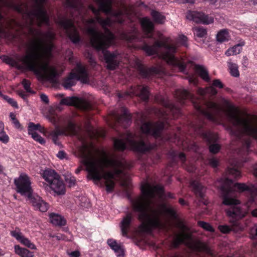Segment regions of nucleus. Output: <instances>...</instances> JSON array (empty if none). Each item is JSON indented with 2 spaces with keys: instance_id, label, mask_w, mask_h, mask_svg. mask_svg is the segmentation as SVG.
Segmentation results:
<instances>
[{
  "instance_id": "473e14b6",
  "label": "nucleus",
  "mask_w": 257,
  "mask_h": 257,
  "mask_svg": "<svg viewBox=\"0 0 257 257\" xmlns=\"http://www.w3.org/2000/svg\"><path fill=\"white\" fill-rule=\"evenodd\" d=\"M245 43L244 42H241L240 43L235 45L233 47L231 48L228 49L225 52V55L227 56H230L231 55H237L241 52L242 50V46H244Z\"/></svg>"
},
{
  "instance_id": "774afa93",
  "label": "nucleus",
  "mask_w": 257,
  "mask_h": 257,
  "mask_svg": "<svg viewBox=\"0 0 257 257\" xmlns=\"http://www.w3.org/2000/svg\"><path fill=\"white\" fill-rule=\"evenodd\" d=\"M136 39H137L136 38V37L135 36H132V37H130L128 39V41H129L130 42H133L134 40H135Z\"/></svg>"
},
{
  "instance_id": "cd10ccee",
  "label": "nucleus",
  "mask_w": 257,
  "mask_h": 257,
  "mask_svg": "<svg viewBox=\"0 0 257 257\" xmlns=\"http://www.w3.org/2000/svg\"><path fill=\"white\" fill-rule=\"evenodd\" d=\"M107 244L114 251L117 256H122L124 255V250L122 246L118 244L116 241L113 239L107 240Z\"/></svg>"
},
{
  "instance_id": "49530a36",
  "label": "nucleus",
  "mask_w": 257,
  "mask_h": 257,
  "mask_svg": "<svg viewBox=\"0 0 257 257\" xmlns=\"http://www.w3.org/2000/svg\"><path fill=\"white\" fill-rule=\"evenodd\" d=\"M9 137L5 132L0 133V141L7 143L9 141Z\"/></svg>"
},
{
  "instance_id": "bb28decb",
  "label": "nucleus",
  "mask_w": 257,
  "mask_h": 257,
  "mask_svg": "<svg viewBox=\"0 0 257 257\" xmlns=\"http://www.w3.org/2000/svg\"><path fill=\"white\" fill-rule=\"evenodd\" d=\"M133 219L132 214H127L123 218L120 223V227L122 235L123 236H127V232L130 229V224Z\"/></svg>"
},
{
  "instance_id": "c756f323",
  "label": "nucleus",
  "mask_w": 257,
  "mask_h": 257,
  "mask_svg": "<svg viewBox=\"0 0 257 257\" xmlns=\"http://www.w3.org/2000/svg\"><path fill=\"white\" fill-rule=\"evenodd\" d=\"M14 249L15 253L21 257H34L33 252L25 248L21 247L19 245H15Z\"/></svg>"
},
{
  "instance_id": "864d4df0",
  "label": "nucleus",
  "mask_w": 257,
  "mask_h": 257,
  "mask_svg": "<svg viewBox=\"0 0 257 257\" xmlns=\"http://www.w3.org/2000/svg\"><path fill=\"white\" fill-rule=\"evenodd\" d=\"M50 121L53 123L55 125V129L56 128V126H58L57 124L58 123V119L55 116H52L50 118Z\"/></svg>"
},
{
  "instance_id": "4468645a",
  "label": "nucleus",
  "mask_w": 257,
  "mask_h": 257,
  "mask_svg": "<svg viewBox=\"0 0 257 257\" xmlns=\"http://www.w3.org/2000/svg\"><path fill=\"white\" fill-rule=\"evenodd\" d=\"M79 129L74 123L69 122L66 127L62 128H60L59 126H57L56 130L50 132V136L53 142L55 144H58L57 143L58 138L59 136L68 135H77Z\"/></svg>"
},
{
  "instance_id": "6e6d98bb",
  "label": "nucleus",
  "mask_w": 257,
  "mask_h": 257,
  "mask_svg": "<svg viewBox=\"0 0 257 257\" xmlns=\"http://www.w3.org/2000/svg\"><path fill=\"white\" fill-rule=\"evenodd\" d=\"M65 155L66 153L63 151H59L57 154V157L60 158V159H64L65 157Z\"/></svg>"
},
{
  "instance_id": "052dcab7",
  "label": "nucleus",
  "mask_w": 257,
  "mask_h": 257,
  "mask_svg": "<svg viewBox=\"0 0 257 257\" xmlns=\"http://www.w3.org/2000/svg\"><path fill=\"white\" fill-rule=\"evenodd\" d=\"M4 124L2 121H0V133L4 132Z\"/></svg>"
},
{
  "instance_id": "423d86ee",
  "label": "nucleus",
  "mask_w": 257,
  "mask_h": 257,
  "mask_svg": "<svg viewBox=\"0 0 257 257\" xmlns=\"http://www.w3.org/2000/svg\"><path fill=\"white\" fill-rule=\"evenodd\" d=\"M82 162L86 166L89 177L95 184L100 183L102 179L107 192H111L114 188V179L125 176L122 169L124 168L122 162L108 158L105 155L101 158H97L90 152L86 153L82 150L81 153Z\"/></svg>"
},
{
  "instance_id": "9b49d317",
  "label": "nucleus",
  "mask_w": 257,
  "mask_h": 257,
  "mask_svg": "<svg viewBox=\"0 0 257 257\" xmlns=\"http://www.w3.org/2000/svg\"><path fill=\"white\" fill-rule=\"evenodd\" d=\"M43 177L47 185L58 195L65 193V185L60 176L54 170L47 169L43 173Z\"/></svg>"
},
{
  "instance_id": "0eeeda50",
  "label": "nucleus",
  "mask_w": 257,
  "mask_h": 257,
  "mask_svg": "<svg viewBox=\"0 0 257 257\" xmlns=\"http://www.w3.org/2000/svg\"><path fill=\"white\" fill-rule=\"evenodd\" d=\"M220 190L222 198V203L229 206L225 210L227 216L229 218L230 226L223 225H219L218 229L223 233H227L230 231L237 232L240 229L238 220L244 217L246 212L241 209L238 204L239 201L234 199L236 192L249 191L251 195V198L257 195V189H251L249 187L242 183H233L231 179L226 177L221 179Z\"/></svg>"
},
{
  "instance_id": "6ab92c4d",
  "label": "nucleus",
  "mask_w": 257,
  "mask_h": 257,
  "mask_svg": "<svg viewBox=\"0 0 257 257\" xmlns=\"http://www.w3.org/2000/svg\"><path fill=\"white\" fill-rule=\"evenodd\" d=\"M186 18L196 23L203 24H210L213 22V19L211 17L205 15L203 13L195 11H189L186 15Z\"/></svg>"
},
{
  "instance_id": "338daca9",
  "label": "nucleus",
  "mask_w": 257,
  "mask_h": 257,
  "mask_svg": "<svg viewBox=\"0 0 257 257\" xmlns=\"http://www.w3.org/2000/svg\"><path fill=\"white\" fill-rule=\"evenodd\" d=\"M179 202L182 205H184L185 204V202L184 200L182 198L179 199Z\"/></svg>"
},
{
  "instance_id": "f704fd0d",
  "label": "nucleus",
  "mask_w": 257,
  "mask_h": 257,
  "mask_svg": "<svg viewBox=\"0 0 257 257\" xmlns=\"http://www.w3.org/2000/svg\"><path fill=\"white\" fill-rule=\"evenodd\" d=\"M151 15L153 19V20L157 23L163 24L165 22V17L162 15L160 13L156 11H152L151 12Z\"/></svg>"
},
{
  "instance_id": "a19ab883",
  "label": "nucleus",
  "mask_w": 257,
  "mask_h": 257,
  "mask_svg": "<svg viewBox=\"0 0 257 257\" xmlns=\"http://www.w3.org/2000/svg\"><path fill=\"white\" fill-rule=\"evenodd\" d=\"M198 225L207 231H213L214 229L208 223L204 221H200L198 222Z\"/></svg>"
},
{
  "instance_id": "680f3d73",
  "label": "nucleus",
  "mask_w": 257,
  "mask_h": 257,
  "mask_svg": "<svg viewBox=\"0 0 257 257\" xmlns=\"http://www.w3.org/2000/svg\"><path fill=\"white\" fill-rule=\"evenodd\" d=\"M10 117L12 119L13 121H14L15 119H16V115L12 112H11L10 114Z\"/></svg>"
},
{
  "instance_id": "7c9ffc66",
  "label": "nucleus",
  "mask_w": 257,
  "mask_h": 257,
  "mask_svg": "<svg viewBox=\"0 0 257 257\" xmlns=\"http://www.w3.org/2000/svg\"><path fill=\"white\" fill-rule=\"evenodd\" d=\"M194 70L203 80L206 81H209L210 80L208 72L207 69L203 66L196 65L194 66Z\"/></svg>"
},
{
  "instance_id": "c03bdc74",
  "label": "nucleus",
  "mask_w": 257,
  "mask_h": 257,
  "mask_svg": "<svg viewBox=\"0 0 257 257\" xmlns=\"http://www.w3.org/2000/svg\"><path fill=\"white\" fill-rule=\"evenodd\" d=\"M22 84L23 85V86L25 88V89L28 92H31V83L30 82L27 80V79H24L22 81Z\"/></svg>"
},
{
  "instance_id": "dca6fc26",
  "label": "nucleus",
  "mask_w": 257,
  "mask_h": 257,
  "mask_svg": "<svg viewBox=\"0 0 257 257\" xmlns=\"http://www.w3.org/2000/svg\"><path fill=\"white\" fill-rule=\"evenodd\" d=\"M164 128V123L162 122L151 123L150 122H142L141 130L146 135H149L154 137L160 136L161 132Z\"/></svg>"
},
{
  "instance_id": "a18cd8bd",
  "label": "nucleus",
  "mask_w": 257,
  "mask_h": 257,
  "mask_svg": "<svg viewBox=\"0 0 257 257\" xmlns=\"http://www.w3.org/2000/svg\"><path fill=\"white\" fill-rule=\"evenodd\" d=\"M187 37L185 36L182 35L179 36L178 41L182 45L187 47Z\"/></svg>"
},
{
  "instance_id": "72a5a7b5",
  "label": "nucleus",
  "mask_w": 257,
  "mask_h": 257,
  "mask_svg": "<svg viewBox=\"0 0 257 257\" xmlns=\"http://www.w3.org/2000/svg\"><path fill=\"white\" fill-rule=\"evenodd\" d=\"M229 38V33L226 29L221 30L216 35V40L220 43L227 41Z\"/></svg>"
},
{
  "instance_id": "5701e85b",
  "label": "nucleus",
  "mask_w": 257,
  "mask_h": 257,
  "mask_svg": "<svg viewBox=\"0 0 257 257\" xmlns=\"http://www.w3.org/2000/svg\"><path fill=\"white\" fill-rule=\"evenodd\" d=\"M10 233L13 237H15L24 245L32 249H36V245L23 235L19 228H16L15 230L11 231Z\"/></svg>"
},
{
  "instance_id": "20e7f679",
  "label": "nucleus",
  "mask_w": 257,
  "mask_h": 257,
  "mask_svg": "<svg viewBox=\"0 0 257 257\" xmlns=\"http://www.w3.org/2000/svg\"><path fill=\"white\" fill-rule=\"evenodd\" d=\"M47 26L46 32L28 27L27 32L32 38H29L28 42L22 41L21 45L24 47L26 54L22 56L21 61L38 76L53 81L58 75L57 71L55 68L49 67L44 60L52 55L56 34L52 27Z\"/></svg>"
},
{
  "instance_id": "c85d7f7f",
  "label": "nucleus",
  "mask_w": 257,
  "mask_h": 257,
  "mask_svg": "<svg viewBox=\"0 0 257 257\" xmlns=\"http://www.w3.org/2000/svg\"><path fill=\"white\" fill-rule=\"evenodd\" d=\"M141 25L144 30L147 33L148 37H151V32L154 29V25L152 22L147 18H143L141 21Z\"/></svg>"
},
{
  "instance_id": "b1692460",
  "label": "nucleus",
  "mask_w": 257,
  "mask_h": 257,
  "mask_svg": "<svg viewBox=\"0 0 257 257\" xmlns=\"http://www.w3.org/2000/svg\"><path fill=\"white\" fill-rule=\"evenodd\" d=\"M138 70L141 76L146 78H149L151 76L159 74L162 72L160 67H151L147 68L140 63L137 64Z\"/></svg>"
},
{
  "instance_id": "9d476101",
  "label": "nucleus",
  "mask_w": 257,
  "mask_h": 257,
  "mask_svg": "<svg viewBox=\"0 0 257 257\" xmlns=\"http://www.w3.org/2000/svg\"><path fill=\"white\" fill-rule=\"evenodd\" d=\"M113 144L116 149L123 151L128 146L137 152L144 153L152 149L150 143L140 139L137 136L126 131L119 138L114 139Z\"/></svg>"
},
{
  "instance_id": "412c9836",
  "label": "nucleus",
  "mask_w": 257,
  "mask_h": 257,
  "mask_svg": "<svg viewBox=\"0 0 257 257\" xmlns=\"http://www.w3.org/2000/svg\"><path fill=\"white\" fill-rule=\"evenodd\" d=\"M29 200L32 203L36 210L41 212H46L48 209V204L39 196L33 195L32 193L27 195Z\"/></svg>"
},
{
  "instance_id": "c9c22d12",
  "label": "nucleus",
  "mask_w": 257,
  "mask_h": 257,
  "mask_svg": "<svg viewBox=\"0 0 257 257\" xmlns=\"http://www.w3.org/2000/svg\"><path fill=\"white\" fill-rule=\"evenodd\" d=\"M39 130L40 132L42 133L44 130V127H42L39 124H35L33 122H30L28 125V134L36 133V131Z\"/></svg>"
},
{
  "instance_id": "f8f14e48",
  "label": "nucleus",
  "mask_w": 257,
  "mask_h": 257,
  "mask_svg": "<svg viewBox=\"0 0 257 257\" xmlns=\"http://www.w3.org/2000/svg\"><path fill=\"white\" fill-rule=\"evenodd\" d=\"M80 80L85 83L88 81V74L86 69L80 64H77L76 72H71L69 76L64 80L62 85L66 89L70 88L75 85V80Z\"/></svg>"
},
{
  "instance_id": "4c0bfd02",
  "label": "nucleus",
  "mask_w": 257,
  "mask_h": 257,
  "mask_svg": "<svg viewBox=\"0 0 257 257\" xmlns=\"http://www.w3.org/2000/svg\"><path fill=\"white\" fill-rule=\"evenodd\" d=\"M195 36L199 38L204 37L207 34L206 29L202 27H196L194 29Z\"/></svg>"
},
{
  "instance_id": "a878e982",
  "label": "nucleus",
  "mask_w": 257,
  "mask_h": 257,
  "mask_svg": "<svg viewBox=\"0 0 257 257\" xmlns=\"http://www.w3.org/2000/svg\"><path fill=\"white\" fill-rule=\"evenodd\" d=\"M213 86L222 88L223 87V85L219 79H215L213 81L212 86H210L206 89H199L198 90V93L202 96L207 93L214 95L217 93V91Z\"/></svg>"
},
{
  "instance_id": "603ef678",
  "label": "nucleus",
  "mask_w": 257,
  "mask_h": 257,
  "mask_svg": "<svg viewBox=\"0 0 257 257\" xmlns=\"http://www.w3.org/2000/svg\"><path fill=\"white\" fill-rule=\"evenodd\" d=\"M40 98L43 102L45 103L48 104L49 102V98L47 95L45 94H41L40 95Z\"/></svg>"
},
{
  "instance_id": "f3484780",
  "label": "nucleus",
  "mask_w": 257,
  "mask_h": 257,
  "mask_svg": "<svg viewBox=\"0 0 257 257\" xmlns=\"http://www.w3.org/2000/svg\"><path fill=\"white\" fill-rule=\"evenodd\" d=\"M60 104L62 105H74L81 110L88 111L92 108L91 104L84 99H79L76 97H67L61 99Z\"/></svg>"
},
{
  "instance_id": "1a4fd4ad",
  "label": "nucleus",
  "mask_w": 257,
  "mask_h": 257,
  "mask_svg": "<svg viewBox=\"0 0 257 257\" xmlns=\"http://www.w3.org/2000/svg\"><path fill=\"white\" fill-rule=\"evenodd\" d=\"M176 225L181 232L175 233L174 235L173 243L175 247L183 243L194 251L205 252L207 257H216L213 250L205 244L192 240L191 234L187 232V227L182 222L178 221Z\"/></svg>"
},
{
  "instance_id": "4d7b16f0",
  "label": "nucleus",
  "mask_w": 257,
  "mask_h": 257,
  "mask_svg": "<svg viewBox=\"0 0 257 257\" xmlns=\"http://www.w3.org/2000/svg\"><path fill=\"white\" fill-rule=\"evenodd\" d=\"M13 124L15 125V127L17 128H20L21 127V125L19 122V121L16 119L13 121Z\"/></svg>"
},
{
  "instance_id": "e2e57ef3",
  "label": "nucleus",
  "mask_w": 257,
  "mask_h": 257,
  "mask_svg": "<svg viewBox=\"0 0 257 257\" xmlns=\"http://www.w3.org/2000/svg\"><path fill=\"white\" fill-rule=\"evenodd\" d=\"M251 214L254 217H257V209L252 210L251 212Z\"/></svg>"
},
{
  "instance_id": "f03ea898",
  "label": "nucleus",
  "mask_w": 257,
  "mask_h": 257,
  "mask_svg": "<svg viewBox=\"0 0 257 257\" xmlns=\"http://www.w3.org/2000/svg\"><path fill=\"white\" fill-rule=\"evenodd\" d=\"M47 0H0V35L6 36L3 29L4 23L18 34L19 46L23 40L29 41L32 38L27 32L28 27L34 25L40 27L42 25L49 26V18L44 7Z\"/></svg>"
},
{
  "instance_id": "aec40b11",
  "label": "nucleus",
  "mask_w": 257,
  "mask_h": 257,
  "mask_svg": "<svg viewBox=\"0 0 257 257\" xmlns=\"http://www.w3.org/2000/svg\"><path fill=\"white\" fill-rule=\"evenodd\" d=\"M190 186L199 201L205 205H207L209 202L205 198V188L197 181H192Z\"/></svg>"
},
{
  "instance_id": "ea45409f",
  "label": "nucleus",
  "mask_w": 257,
  "mask_h": 257,
  "mask_svg": "<svg viewBox=\"0 0 257 257\" xmlns=\"http://www.w3.org/2000/svg\"><path fill=\"white\" fill-rule=\"evenodd\" d=\"M29 135H31L34 140L37 141L41 144H44L45 143V140L41 137L39 134L36 133H29Z\"/></svg>"
},
{
  "instance_id": "69168bd1",
  "label": "nucleus",
  "mask_w": 257,
  "mask_h": 257,
  "mask_svg": "<svg viewBox=\"0 0 257 257\" xmlns=\"http://www.w3.org/2000/svg\"><path fill=\"white\" fill-rule=\"evenodd\" d=\"M169 257H184L183 255L179 254H174L170 255Z\"/></svg>"
},
{
  "instance_id": "2eb2a0df",
  "label": "nucleus",
  "mask_w": 257,
  "mask_h": 257,
  "mask_svg": "<svg viewBox=\"0 0 257 257\" xmlns=\"http://www.w3.org/2000/svg\"><path fill=\"white\" fill-rule=\"evenodd\" d=\"M17 192L22 195H28L33 193L29 177L25 174H22L19 177L14 180Z\"/></svg>"
},
{
  "instance_id": "2f4dec72",
  "label": "nucleus",
  "mask_w": 257,
  "mask_h": 257,
  "mask_svg": "<svg viewBox=\"0 0 257 257\" xmlns=\"http://www.w3.org/2000/svg\"><path fill=\"white\" fill-rule=\"evenodd\" d=\"M50 218L52 224L57 226H64L66 224V220L64 217L57 214L52 213L50 215Z\"/></svg>"
},
{
  "instance_id": "7ed1b4c3",
  "label": "nucleus",
  "mask_w": 257,
  "mask_h": 257,
  "mask_svg": "<svg viewBox=\"0 0 257 257\" xmlns=\"http://www.w3.org/2000/svg\"><path fill=\"white\" fill-rule=\"evenodd\" d=\"M175 95L182 104L184 103V100L191 99L198 113L211 121L216 122L222 113H224L233 126L230 128V134L234 139L239 141L243 151H248L251 143L250 137L257 140V122L250 118L241 117L239 110L234 106L227 103L226 108H223L210 101H205L202 104L195 102L193 95L185 89L178 90Z\"/></svg>"
},
{
  "instance_id": "f257e3e1",
  "label": "nucleus",
  "mask_w": 257,
  "mask_h": 257,
  "mask_svg": "<svg viewBox=\"0 0 257 257\" xmlns=\"http://www.w3.org/2000/svg\"><path fill=\"white\" fill-rule=\"evenodd\" d=\"M95 1L99 9L92 6L89 7V9L95 16L94 19L86 18V9L81 0H66V6L69 9L73 19L66 16L59 17L57 23L65 30L70 39L75 44L79 43L81 39L74 22L79 27L81 24L84 25L92 47L103 54L107 69L113 70L118 67L121 56L117 52H110L107 50L112 44L114 36L106 27L111 26L113 22L122 24V12L121 10L112 9V0Z\"/></svg>"
},
{
  "instance_id": "37998d69",
  "label": "nucleus",
  "mask_w": 257,
  "mask_h": 257,
  "mask_svg": "<svg viewBox=\"0 0 257 257\" xmlns=\"http://www.w3.org/2000/svg\"><path fill=\"white\" fill-rule=\"evenodd\" d=\"M250 237L252 239H257V225L251 228L250 230Z\"/></svg>"
},
{
  "instance_id": "4be33fe9",
  "label": "nucleus",
  "mask_w": 257,
  "mask_h": 257,
  "mask_svg": "<svg viewBox=\"0 0 257 257\" xmlns=\"http://www.w3.org/2000/svg\"><path fill=\"white\" fill-rule=\"evenodd\" d=\"M131 93L139 96L142 100L147 101L149 98L150 93L147 86L137 85L132 87L130 92H126L125 95H130Z\"/></svg>"
},
{
  "instance_id": "6e6552de",
  "label": "nucleus",
  "mask_w": 257,
  "mask_h": 257,
  "mask_svg": "<svg viewBox=\"0 0 257 257\" xmlns=\"http://www.w3.org/2000/svg\"><path fill=\"white\" fill-rule=\"evenodd\" d=\"M142 49L148 55L157 54L160 52L162 58L166 60L167 63L178 67L181 71H183L185 68L184 62L175 57L174 54L176 52V48L172 44L156 40L152 46L144 43Z\"/></svg>"
},
{
  "instance_id": "ddd939ff",
  "label": "nucleus",
  "mask_w": 257,
  "mask_h": 257,
  "mask_svg": "<svg viewBox=\"0 0 257 257\" xmlns=\"http://www.w3.org/2000/svg\"><path fill=\"white\" fill-rule=\"evenodd\" d=\"M196 132L200 134L203 139L209 145V151L212 153H217L220 150V146L214 143L218 139L216 134L209 131H205L202 129L201 125H198V128H195Z\"/></svg>"
},
{
  "instance_id": "58836bf2",
  "label": "nucleus",
  "mask_w": 257,
  "mask_h": 257,
  "mask_svg": "<svg viewBox=\"0 0 257 257\" xmlns=\"http://www.w3.org/2000/svg\"><path fill=\"white\" fill-rule=\"evenodd\" d=\"M235 165H234L231 168H228L227 170V173L229 175L232 176L234 178H239L240 175V172L235 168Z\"/></svg>"
},
{
  "instance_id": "13d9d810",
  "label": "nucleus",
  "mask_w": 257,
  "mask_h": 257,
  "mask_svg": "<svg viewBox=\"0 0 257 257\" xmlns=\"http://www.w3.org/2000/svg\"><path fill=\"white\" fill-rule=\"evenodd\" d=\"M181 3L183 4H193L195 0H179Z\"/></svg>"
},
{
  "instance_id": "5fc2aeb1",
  "label": "nucleus",
  "mask_w": 257,
  "mask_h": 257,
  "mask_svg": "<svg viewBox=\"0 0 257 257\" xmlns=\"http://www.w3.org/2000/svg\"><path fill=\"white\" fill-rule=\"evenodd\" d=\"M70 257H79L80 256V252L79 251L75 250L71 252L69 254Z\"/></svg>"
},
{
  "instance_id": "79ce46f5",
  "label": "nucleus",
  "mask_w": 257,
  "mask_h": 257,
  "mask_svg": "<svg viewBox=\"0 0 257 257\" xmlns=\"http://www.w3.org/2000/svg\"><path fill=\"white\" fill-rule=\"evenodd\" d=\"M3 98L12 106L17 108H18L17 103L14 99L10 98L7 95H3Z\"/></svg>"
},
{
  "instance_id": "8fccbe9b",
  "label": "nucleus",
  "mask_w": 257,
  "mask_h": 257,
  "mask_svg": "<svg viewBox=\"0 0 257 257\" xmlns=\"http://www.w3.org/2000/svg\"><path fill=\"white\" fill-rule=\"evenodd\" d=\"M209 164L211 167L216 168L218 166V162L216 159L211 158L209 160Z\"/></svg>"
},
{
  "instance_id": "e433bc0d",
  "label": "nucleus",
  "mask_w": 257,
  "mask_h": 257,
  "mask_svg": "<svg viewBox=\"0 0 257 257\" xmlns=\"http://www.w3.org/2000/svg\"><path fill=\"white\" fill-rule=\"evenodd\" d=\"M228 64L231 75L234 77H238L239 74L237 65L231 62H228Z\"/></svg>"
},
{
  "instance_id": "de8ad7c7",
  "label": "nucleus",
  "mask_w": 257,
  "mask_h": 257,
  "mask_svg": "<svg viewBox=\"0 0 257 257\" xmlns=\"http://www.w3.org/2000/svg\"><path fill=\"white\" fill-rule=\"evenodd\" d=\"M66 181L70 186H74L75 184L76 180L74 177H68L66 178Z\"/></svg>"
},
{
  "instance_id": "393cba45",
  "label": "nucleus",
  "mask_w": 257,
  "mask_h": 257,
  "mask_svg": "<svg viewBox=\"0 0 257 257\" xmlns=\"http://www.w3.org/2000/svg\"><path fill=\"white\" fill-rule=\"evenodd\" d=\"M121 111V115L115 114L114 117L118 123L122 124L123 127H126L131 123V117L126 108L122 107Z\"/></svg>"
},
{
  "instance_id": "a211bd4d",
  "label": "nucleus",
  "mask_w": 257,
  "mask_h": 257,
  "mask_svg": "<svg viewBox=\"0 0 257 257\" xmlns=\"http://www.w3.org/2000/svg\"><path fill=\"white\" fill-rule=\"evenodd\" d=\"M155 100L166 108V110L164 112V114H163L164 117L167 116L170 117V115L172 114L174 118H175L177 117L180 113L179 108L174 105L163 96H157L155 97Z\"/></svg>"
},
{
  "instance_id": "bf43d9fd",
  "label": "nucleus",
  "mask_w": 257,
  "mask_h": 257,
  "mask_svg": "<svg viewBox=\"0 0 257 257\" xmlns=\"http://www.w3.org/2000/svg\"><path fill=\"white\" fill-rule=\"evenodd\" d=\"M20 96H21L24 99H26L27 97V95L24 92L21 91L18 93Z\"/></svg>"
},
{
  "instance_id": "39448f33",
  "label": "nucleus",
  "mask_w": 257,
  "mask_h": 257,
  "mask_svg": "<svg viewBox=\"0 0 257 257\" xmlns=\"http://www.w3.org/2000/svg\"><path fill=\"white\" fill-rule=\"evenodd\" d=\"M141 191L142 195L131 199L130 201L134 211L138 213L142 227L145 229L151 227L165 228L166 224L161 220L162 214L161 208L152 200L155 196L160 199L164 197L163 187L146 183L142 185Z\"/></svg>"
},
{
  "instance_id": "09e8293b",
  "label": "nucleus",
  "mask_w": 257,
  "mask_h": 257,
  "mask_svg": "<svg viewBox=\"0 0 257 257\" xmlns=\"http://www.w3.org/2000/svg\"><path fill=\"white\" fill-rule=\"evenodd\" d=\"M175 157L178 158L182 162H184L186 160L185 154L183 153H178L174 154Z\"/></svg>"
},
{
  "instance_id": "3c124183",
  "label": "nucleus",
  "mask_w": 257,
  "mask_h": 257,
  "mask_svg": "<svg viewBox=\"0 0 257 257\" xmlns=\"http://www.w3.org/2000/svg\"><path fill=\"white\" fill-rule=\"evenodd\" d=\"M165 211L167 214H168L171 217H175V212L172 209L170 208H165Z\"/></svg>"
},
{
  "instance_id": "0e129e2a",
  "label": "nucleus",
  "mask_w": 257,
  "mask_h": 257,
  "mask_svg": "<svg viewBox=\"0 0 257 257\" xmlns=\"http://www.w3.org/2000/svg\"><path fill=\"white\" fill-rule=\"evenodd\" d=\"M189 82L191 83H193L194 84H196V80L195 79L191 78L189 79Z\"/></svg>"
}]
</instances>
